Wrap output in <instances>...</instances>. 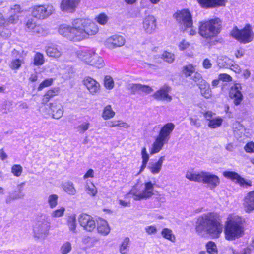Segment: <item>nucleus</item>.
Masks as SVG:
<instances>
[{"instance_id":"13d9d810","label":"nucleus","mask_w":254,"mask_h":254,"mask_svg":"<svg viewBox=\"0 0 254 254\" xmlns=\"http://www.w3.org/2000/svg\"><path fill=\"white\" fill-rule=\"evenodd\" d=\"M141 86V84H130L128 88L133 94L140 93Z\"/></svg>"},{"instance_id":"69168bd1","label":"nucleus","mask_w":254,"mask_h":254,"mask_svg":"<svg viewBox=\"0 0 254 254\" xmlns=\"http://www.w3.org/2000/svg\"><path fill=\"white\" fill-rule=\"evenodd\" d=\"M232 128L235 131L242 130L244 129L243 126L239 122L235 121L232 124Z\"/></svg>"},{"instance_id":"f3484780","label":"nucleus","mask_w":254,"mask_h":254,"mask_svg":"<svg viewBox=\"0 0 254 254\" xmlns=\"http://www.w3.org/2000/svg\"><path fill=\"white\" fill-rule=\"evenodd\" d=\"M170 90V87L168 85H165L156 91L153 96L155 99L158 100L170 102L172 99V97L168 94Z\"/></svg>"},{"instance_id":"a211bd4d","label":"nucleus","mask_w":254,"mask_h":254,"mask_svg":"<svg viewBox=\"0 0 254 254\" xmlns=\"http://www.w3.org/2000/svg\"><path fill=\"white\" fill-rule=\"evenodd\" d=\"M241 90V85L238 83L234 84L231 88L229 93L230 97L234 99V103L236 105L240 104L243 100Z\"/></svg>"},{"instance_id":"f03ea898","label":"nucleus","mask_w":254,"mask_h":254,"mask_svg":"<svg viewBox=\"0 0 254 254\" xmlns=\"http://www.w3.org/2000/svg\"><path fill=\"white\" fill-rule=\"evenodd\" d=\"M195 230L198 234L206 231L212 238H218L222 233L223 226L221 223L217 220L215 213H209L197 218Z\"/></svg>"},{"instance_id":"aec40b11","label":"nucleus","mask_w":254,"mask_h":254,"mask_svg":"<svg viewBox=\"0 0 254 254\" xmlns=\"http://www.w3.org/2000/svg\"><path fill=\"white\" fill-rule=\"evenodd\" d=\"M49 107L53 118L59 119L63 116L64 113L63 106L57 100H55L50 103L49 104Z\"/></svg>"},{"instance_id":"09e8293b","label":"nucleus","mask_w":254,"mask_h":254,"mask_svg":"<svg viewBox=\"0 0 254 254\" xmlns=\"http://www.w3.org/2000/svg\"><path fill=\"white\" fill-rule=\"evenodd\" d=\"M71 244L69 242H65L62 245L60 251L62 254H67L71 251Z\"/></svg>"},{"instance_id":"49530a36","label":"nucleus","mask_w":254,"mask_h":254,"mask_svg":"<svg viewBox=\"0 0 254 254\" xmlns=\"http://www.w3.org/2000/svg\"><path fill=\"white\" fill-rule=\"evenodd\" d=\"M207 251L210 254H217V248L215 243L212 241H209L206 245Z\"/></svg>"},{"instance_id":"2f4dec72","label":"nucleus","mask_w":254,"mask_h":254,"mask_svg":"<svg viewBox=\"0 0 254 254\" xmlns=\"http://www.w3.org/2000/svg\"><path fill=\"white\" fill-rule=\"evenodd\" d=\"M60 89L59 87H54L48 90L44 95L42 102L43 103H47L50 99L58 95Z\"/></svg>"},{"instance_id":"4468645a","label":"nucleus","mask_w":254,"mask_h":254,"mask_svg":"<svg viewBox=\"0 0 254 254\" xmlns=\"http://www.w3.org/2000/svg\"><path fill=\"white\" fill-rule=\"evenodd\" d=\"M83 84L92 95L96 94L100 90V83L90 76H87L84 78Z\"/></svg>"},{"instance_id":"39448f33","label":"nucleus","mask_w":254,"mask_h":254,"mask_svg":"<svg viewBox=\"0 0 254 254\" xmlns=\"http://www.w3.org/2000/svg\"><path fill=\"white\" fill-rule=\"evenodd\" d=\"M174 127L175 125L172 123H167L162 127L158 135L149 148L151 155L159 153L163 149L164 145L168 142Z\"/></svg>"},{"instance_id":"774afa93","label":"nucleus","mask_w":254,"mask_h":254,"mask_svg":"<svg viewBox=\"0 0 254 254\" xmlns=\"http://www.w3.org/2000/svg\"><path fill=\"white\" fill-rule=\"evenodd\" d=\"M192 79L196 83H199L201 82L202 80H204L202 79L201 75L198 72H194V75L192 77Z\"/></svg>"},{"instance_id":"bf43d9fd","label":"nucleus","mask_w":254,"mask_h":254,"mask_svg":"<svg viewBox=\"0 0 254 254\" xmlns=\"http://www.w3.org/2000/svg\"><path fill=\"white\" fill-rule=\"evenodd\" d=\"M245 151L248 153H254V142L250 141L248 142L244 146Z\"/></svg>"},{"instance_id":"58836bf2","label":"nucleus","mask_w":254,"mask_h":254,"mask_svg":"<svg viewBox=\"0 0 254 254\" xmlns=\"http://www.w3.org/2000/svg\"><path fill=\"white\" fill-rule=\"evenodd\" d=\"M24 63V60L22 59H12L10 64L9 67L13 70L17 71L20 69L21 65Z\"/></svg>"},{"instance_id":"7c9ffc66","label":"nucleus","mask_w":254,"mask_h":254,"mask_svg":"<svg viewBox=\"0 0 254 254\" xmlns=\"http://www.w3.org/2000/svg\"><path fill=\"white\" fill-rule=\"evenodd\" d=\"M164 160L165 157L161 156L156 162L150 164L148 167L150 172L153 174H158L162 169Z\"/></svg>"},{"instance_id":"680f3d73","label":"nucleus","mask_w":254,"mask_h":254,"mask_svg":"<svg viewBox=\"0 0 254 254\" xmlns=\"http://www.w3.org/2000/svg\"><path fill=\"white\" fill-rule=\"evenodd\" d=\"M219 80L224 82H230L232 80V77L226 73H221L219 75Z\"/></svg>"},{"instance_id":"79ce46f5","label":"nucleus","mask_w":254,"mask_h":254,"mask_svg":"<svg viewBox=\"0 0 254 254\" xmlns=\"http://www.w3.org/2000/svg\"><path fill=\"white\" fill-rule=\"evenodd\" d=\"M45 58L43 54L36 52L33 56V64L35 66H41L45 63Z\"/></svg>"},{"instance_id":"9b49d317","label":"nucleus","mask_w":254,"mask_h":254,"mask_svg":"<svg viewBox=\"0 0 254 254\" xmlns=\"http://www.w3.org/2000/svg\"><path fill=\"white\" fill-rule=\"evenodd\" d=\"M55 8L52 5H36L31 8L32 16H50L54 14Z\"/></svg>"},{"instance_id":"338daca9","label":"nucleus","mask_w":254,"mask_h":254,"mask_svg":"<svg viewBox=\"0 0 254 254\" xmlns=\"http://www.w3.org/2000/svg\"><path fill=\"white\" fill-rule=\"evenodd\" d=\"M95 19L96 22L102 25L106 24L108 21V17H96Z\"/></svg>"},{"instance_id":"0eeeda50","label":"nucleus","mask_w":254,"mask_h":254,"mask_svg":"<svg viewBox=\"0 0 254 254\" xmlns=\"http://www.w3.org/2000/svg\"><path fill=\"white\" fill-rule=\"evenodd\" d=\"M154 184L151 181L146 182L141 185L136 184L126 195V197L130 195L135 201L146 200L154 195Z\"/></svg>"},{"instance_id":"4d7b16f0","label":"nucleus","mask_w":254,"mask_h":254,"mask_svg":"<svg viewBox=\"0 0 254 254\" xmlns=\"http://www.w3.org/2000/svg\"><path fill=\"white\" fill-rule=\"evenodd\" d=\"M178 46L180 51H184L190 47V44L186 40H182L178 43Z\"/></svg>"},{"instance_id":"393cba45","label":"nucleus","mask_w":254,"mask_h":254,"mask_svg":"<svg viewBox=\"0 0 254 254\" xmlns=\"http://www.w3.org/2000/svg\"><path fill=\"white\" fill-rule=\"evenodd\" d=\"M156 27V19L154 17H146L143 20V28L146 33H152Z\"/></svg>"},{"instance_id":"cd10ccee","label":"nucleus","mask_w":254,"mask_h":254,"mask_svg":"<svg viewBox=\"0 0 254 254\" xmlns=\"http://www.w3.org/2000/svg\"><path fill=\"white\" fill-rule=\"evenodd\" d=\"M201 95L206 99H209L212 97V91L210 85L205 80H202L200 83H197Z\"/></svg>"},{"instance_id":"a878e982","label":"nucleus","mask_w":254,"mask_h":254,"mask_svg":"<svg viewBox=\"0 0 254 254\" xmlns=\"http://www.w3.org/2000/svg\"><path fill=\"white\" fill-rule=\"evenodd\" d=\"M244 205L247 212L250 213L254 210V191L250 192L246 196Z\"/></svg>"},{"instance_id":"e2e57ef3","label":"nucleus","mask_w":254,"mask_h":254,"mask_svg":"<svg viewBox=\"0 0 254 254\" xmlns=\"http://www.w3.org/2000/svg\"><path fill=\"white\" fill-rule=\"evenodd\" d=\"M117 127L121 128L127 129L130 127L129 125L122 120H117Z\"/></svg>"},{"instance_id":"dca6fc26","label":"nucleus","mask_w":254,"mask_h":254,"mask_svg":"<svg viewBox=\"0 0 254 254\" xmlns=\"http://www.w3.org/2000/svg\"><path fill=\"white\" fill-rule=\"evenodd\" d=\"M219 177L207 172H204L202 183L206 184L211 189H213L220 184Z\"/></svg>"},{"instance_id":"a19ab883","label":"nucleus","mask_w":254,"mask_h":254,"mask_svg":"<svg viewBox=\"0 0 254 254\" xmlns=\"http://www.w3.org/2000/svg\"><path fill=\"white\" fill-rule=\"evenodd\" d=\"M177 20L185 28H190L192 25L191 17H176Z\"/></svg>"},{"instance_id":"5fc2aeb1","label":"nucleus","mask_w":254,"mask_h":254,"mask_svg":"<svg viewBox=\"0 0 254 254\" xmlns=\"http://www.w3.org/2000/svg\"><path fill=\"white\" fill-rule=\"evenodd\" d=\"M155 201L157 202V207L161 206V204L166 202L165 195L163 193H158L155 197Z\"/></svg>"},{"instance_id":"c03bdc74","label":"nucleus","mask_w":254,"mask_h":254,"mask_svg":"<svg viewBox=\"0 0 254 254\" xmlns=\"http://www.w3.org/2000/svg\"><path fill=\"white\" fill-rule=\"evenodd\" d=\"M90 127V123L86 121L81 123L79 125L76 127L75 129L79 134H83L86 131L88 130Z\"/></svg>"},{"instance_id":"b1692460","label":"nucleus","mask_w":254,"mask_h":254,"mask_svg":"<svg viewBox=\"0 0 254 254\" xmlns=\"http://www.w3.org/2000/svg\"><path fill=\"white\" fill-rule=\"evenodd\" d=\"M45 51L48 57L54 58L60 57L63 53L62 49L56 45H50L46 46Z\"/></svg>"},{"instance_id":"f704fd0d","label":"nucleus","mask_w":254,"mask_h":254,"mask_svg":"<svg viewBox=\"0 0 254 254\" xmlns=\"http://www.w3.org/2000/svg\"><path fill=\"white\" fill-rule=\"evenodd\" d=\"M115 115V112L113 110L112 107L110 105L106 106L102 113V117L104 120H109L113 118Z\"/></svg>"},{"instance_id":"864d4df0","label":"nucleus","mask_w":254,"mask_h":254,"mask_svg":"<svg viewBox=\"0 0 254 254\" xmlns=\"http://www.w3.org/2000/svg\"><path fill=\"white\" fill-rule=\"evenodd\" d=\"M54 79L53 78H48L44 80L39 85L38 90L41 91L44 88L48 87L53 84Z\"/></svg>"},{"instance_id":"052dcab7","label":"nucleus","mask_w":254,"mask_h":254,"mask_svg":"<svg viewBox=\"0 0 254 254\" xmlns=\"http://www.w3.org/2000/svg\"><path fill=\"white\" fill-rule=\"evenodd\" d=\"M232 252L234 254H251V250L250 248L247 247L240 250H233Z\"/></svg>"},{"instance_id":"4c0bfd02","label":"nucleus","mask_w":254,"mask_h":254,"mask_svg":"<svg viewBox=\"0 0 254 254\" xmlns=\"http://www.w3.org/2000/svg\"><path fill=\"white\" fill-rule=\"evenodd\" d=\"M130 239L128 237L125 238L119 246V251L121 254H127L129 251Z\"/></svg>"},{"instance_id":"9d476101","label":"nucleus","mask_w":254,"mask_h":254,"mask_svg":"<svg viewBox=\"0 0 254 254\" xmlns=\"http://www.w3.org/2000/svg\"><path fill=\"white\" fill-rule=\"evenodd\" d=\"M125 42V39L123 36L115 34L107 38L104 42V45L109 49H114L123 46Z\"/></svg>"},{"instance_id":"37998d69","label":"nucleus","mask_w":254,"mask_h":254,"mask_svg":"<svg viewBox=\"0 0 254 254\" xmlns=\"http://www.w3.org/2000/svg\"><path fill=\"white\" fill-rule=\"evenodd\" d=\"M161 233L162 237L165 239H166L172 242L175 241V236L171 229L167 228H163Z\"/></svg>"},{"instance_id":"8fccbe9b","label":"nucleus","mask_w":254,"mask_h":254,"mask_svg":"<svg viewBox=\"0 0 254 254\" xmlns=\"http://www.w3.org/2000/svg\"><path fill=\"white\" fill-rule=\"evenodd\" d=\"M65 211V209L64 207H61L59 209H57L53 211L51 213V216L52 218H54L62 217L64 216Z\"/></svg>"},{"instance_id":"412c9836","label":"nucleus","mask_w":254,"mask_h":254,"mask_svg":"<svg viewBox=\"0 0 254 254\" xmlns=\"http://www.w3.org/2000/svg\"><path fill=\"white\" fill-rule=\"evenodd\" d=\"M80 0H63L61 4L62 11L73 12L79 4Z\"/></svg>"},{"instance_id":"6ab92c4d","label":"nucleus","mask_w":254,"mask_h":254,"mask_svg":"<svg viewBox=\"0 0 254 254\" xmlns=\"http://www.w3.org/2000/svg\"><path fill=\"white\" fill-rule=\"evenodd\" d=\"M26 30L33 35H44L45 31L39 25H37L34 19L31 18L28 19L26 24Z\"/></svg>"},{"instance_id":"ddd939ff","label":"nucleus","mask_w":254,"mask_h":254,"mask_svg":"<svg viewBox=\"0 0 254 254\" xmlns=\"http://www.w3.org/2000/svg\"><path fill=\"white\" fill-rule=\"evenodd\" d=\"M204 117L208 121V126L210 128H216L221 126L223 118L220 116H216L215 113L212 111H207L204 114Z\"/></svg>"},{"instance_id":"603ef678","label":"nucleus","mask_w":254,"mask_h":254,"mask_svg":"<svg viewBox=\"0 0 254 254\" xmlns=\"http://www.w3.org/2000/svg\"><path fill=\"white\" fill-rule=\"evenodd\" d=\"M162 58L165 61L171 63L174 61L175 56L173 54L165 51L162 54Z\"/></svg>"},{"instance_id":"f257e3e1","label":"nucleus","mask_w":254,"mask_h":254,"mask_svg":"<svg viewBox=\"0 0 254 254\" xmlns=\"http://www.w3.org/2000/svg\"><path fill=\"white\" fill-rule=\"evenodd\" d=\"M99 28L95 23L88 18H78L72 22V26L61 25L59 33L70 41L79 42L96 35Z\"/></svg>"},{"instance_id":"423d86ee","label":"nucleus","mask_w":254,"mask_h":254,"mask_svg":"<svg viewBox=\"0 0 254 254\" xmlns=\"http://www.w3.org/2000/svg\"><path fill=\"white\" fill-rule=\"evenodd\" d=\"M221 29V20L219 18H215L200 22L199 26V34L204 38L211 40L220 33Z\"/></svg>"},{"instance_id":"5701e85b","label":"nucleus","mask_w":254,"mask_h":254,"mask_svg":"<svg viewBox=\"0 0 254 254\" xmlns=\"http://www.w3.org/2000/svg\"><path fill=\"white\" fill-rule=\"evenodd\" d=\"M203 7H216L224 6L227 0H197Z\"/></svg>"},{"instance_id":"2eb2a0df","label":"nucleus","mask_w":254,"mask_h":254,"mask_svg":"<svg viewBox=\"0 0 254 254\" xmlns=\"http://www.w3.org/2000/svg\"><path fill=\"white\" fill-rule=\"evenodd\" d=\"M223 175L226 178L230 179L236 183H237L242 187H248L251 186V182L250 181L245 180L242 178L238 174L234 172L225 171Z\"/></svg>"},{"instance_id":"72a5a7b5","label":"nucleus","mask_w":254,"mask_h":254,"mask_svg":"<svg viewBox=\"0 0 254 254\" xmlns=\"http://www.w3.org/2000/svg\"><path fill=\"white\" fill-rule=\"evenodd\" d=\"M62 188L69 195H74L76 193V190L71 182L68 181L63 183Z\"/></svg>"},{"instance_id":"c9c22d12","label":"nucleus","mask_w":254,"mask_h":254,"mask_svg":"<svg viewBox=\"0 0 254 254\" xmlns=\"http://www.w3.org/2000/svg\"><path fill=\"white\" fill-rule=\"evenodd\" d=\"M85 190L87 193L91 196H95L97 193V189L92 182L86 181Z\"/></svg>"},{"instance_id":"0e129e2a","label":"nucleus","mask_w":254,"mask_h":254,"mask_svg":"<svg viewBox=\"0 0 254 254\" xmlns=\"http://www.w3.org/2000/svg\"><path fill=\"white\" fill-rule=\"evenodd\" d=\"M153 89L151 87L146 85H143L141 84L140 88V93H145V94H149L151 92H152Z\"/></svg>"},{"instance_id":"c85d7f7f","label":"nucleus","mask_w":254,"mask_h":254,"mask_svg":"<svg viewBox=\"0 0 254 254\" xmlns=\"http://www.w3.org/2000/svg\"><path fill=\"white\" fill-rule=\"evenodd\" d=\"M24 185V184L22 183L18 185L17 188L19 191H15L14 192L10 193L6 199V203H10L11 201L18 199H21L24 196V194L21 191Z\"/></svg>"},{"instance_id":"473e14b6","label":"nucleus","mask_w":254,"mask_h":254,"mask_svg":"<svg viewBox=\"0 0 254 254\" xmlns=\"http://www.w3.org/2000/svg\"><path fill=\"white\" fill-rule=\"evenodd\" d=\"M67 225L70 231L76 233V217L75 214H71L67 217Z\"/></svg>"},{"instance_id":"de8ad7c7","label":"nucleus","mask_w":254,"mask_h":254,"mask_svg":"<svg viewBox=\"0 0 254 254\" xmlns=\"http://www.w3.org/2000/svg\"><path fill=\"white\" fill-rule=\"evenodd\" d=\"M58 196L56 194L50 195L48 198V202L51 208H55L58 204Z\"/></svg>"},{"instance_id":"f8f14e48","label":"nucleus","mask_w":254,"mask_h":254,"mask_svg":"<svg viewBox=\"0 0 254 254\" xmlns=\"http://www.w3.org/2000/svg\"><path fill=\"white\" fill-rule=\"evenodd\" d=\"M79 223L84 230L88 232H92L96 228V223L93 218L86 214H81L78 218Z\"/></svg>"},{"instance_id":"20e7f679","label":"nucleus","mask_w":254,"mask_h":254,"mask_svg":"<svg viewBox=\"0 0 254 254\" xmlns=\"http://www.w3.org/2000/svg\"><path fill=\"white\" fill-rule=\"evenodd\" d=\"M78 59L84 64L100 69L105 66L103 58L96 53V49L89 47H83L76 52Z\"/></svg>"},{"instance_id":"a18cd8bd","label":"nucleus","mask_w":254,"mask_h":254,"mask_svg":"<svg viewBox=\"0 0 254 254\" xmlns=\"http://www.w3.org/2000/svg\"><path fill=\"white\" fill-rule=\"evenodd\" d=\"M104 87L108 90H111L114 87V81L113 78L109 75H106L104 80Z\"/></svg>"},{"instance_id":"c756f323","label":"nucleus","mask_w":254,"mask_h":254,"mask_svg":"<svg viewBox=\"0 0 254 254\" xmlns=\"http://www.w3.org/2000/svg\"><path fill=\"white\" fill-rule=\"evenodd\" d=\"M217 65L220 68H228L233 65V61L226 56H220L216 61Z\"/></svg>"},{"instance_id":"ea45409f","label":"nucleus","mask_w":254,"mask_h":254,"mask_svg":"<svg viewBox=\"0 0 254 254\" xmlns=\"http://www.w3.org/2000/svg\"><path fill=\"white\" fill-rule=\"evenodd\" d=\"M195 70L196 66L190 64L183 66L182 73L186 77H190L195 72Z\"/></svg>"},{"instance_id":"4be33fe9","label":"nucleus","mask_w":254,"mask_h":254,"mask_svg":"<svg viewBox=\"0 0 254 254\" xmlns=\"http://www.w3.org/2000/svg\"><path fill=\"white\" fill-rule=\"evenodd\" d=\"M97 228L98 232L104 236L108 235L111 231L108 222L102 218H98L97 220Z\"/></svg>"},{"instance_id":"e433bc0d","label":"nucleus","mask_w":254,"mask_h":254,"mask_svg":"<svg viewBox=\"0 0 254 254\" xmlns=\"http://www.w3.org/2000/svg\"><path fill=\"white\" fill-rule=\"evenodd\" d=\"M141 158H142V165L140 167V169L139 173H141L143 172L144 169L146 168L147 162L149 159V155L147 152L146 148L144 147L141 150Z\"/></svg>"},{"instance_id":"6e6d98bb","label":"nucleus","mask_w":254,"mask_h":254,"mask_svg":"<svg viewBox=\"0 0 254 254\" xmlns=\"http://www.w3.org/2000/svg\"><path fill=\"white\" fill-rule=\"evenodd\" d=\"M144 230L148 235H155L157 232V229L155 225L147 226Z\"/></svg>"},{"instance_id":"3c124183","label":"nucleus","mask_w":254,"mask_h":254,"mask_svg":"<svg viewBox=\"0 0 254 254\" xmlns=\"http://www.w3.org/2000/svg\"><path fill=\"white\" fill-rule=\"evenodd\" d=\"M23 171L22 166L18 164H15L11 167V173L16 177H19L21 176Z\"/></svg>"},{"instance_id":"1a4fd4ad","label":"nucleus","mask_w":254,"mask_h":254,"mask_svg":"<svg viewBox=\"0 0 254 254\" xmlns=\"http://www.w3.org/2000/svg\"><path fill=\"white\" fill-rule=\"evenodd\" d=\"M50 228L51 223L48 217L38 222L33 228L35 237L41 239H45L49 235Z\"/></svg>"},{"instance_id":"6e6552de","label":"nucleus","mask_w":254,"mask_h":254,"mask_svg":"<svg viewBox=\"0 0 254 254\" xmlns=\"http://www.w3.org/2000/svg\"><path fill=\"white\" fill-rule=\"evenodd\" d=\"M253 31L251 26L248 24L242 29L234 27L231 32V36L240 43H248L253 40Z\"/></svg>"},{"instance_id":"7ed1b4c3","label":"nucleus","mask_w":254,"mask_h":254,"mask_svg":"<svg viewBox=\"0 0 254 254\" xmlns=\"http://www.w3.org/2000/svg\"><path fill=\"white\" fill-rule=\"evenodd\" d=\"M245 219L235 213L227 215L224 223L225 238L228 241H234L242 237L245 234Z\"/></svg>"},{"instance_id":"bb28decb","label":"nucleus","mask_w":254,"mask_h":254,"mask_svg":"<svg viewBox=\"0 0 254 254\" xmlns=\"http://www.w3.org/2000/svg\"><path fill=\"white\" fill-rule=\"evenodd\" d=\"M204 171L197 172L193 170L186 172V177L191 181L202 183Z\"/></svg>"}]
</instances>
